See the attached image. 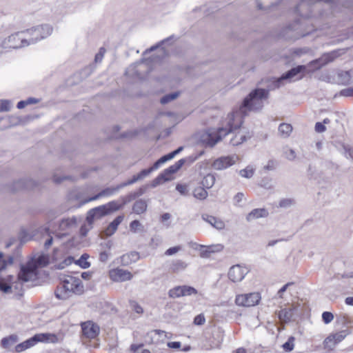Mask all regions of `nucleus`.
Returning a JSON list of instances; mask_svg holds the SVG:
<instances>
[{
	"label": "nucleus",
	"mask_w": 353,
	"mask_h": 353,
	"mask_svg": "<svg viewBox=\"0 0 353 353\" xmlns=\"http://www.w3.org/2000/svg\"><path fill=\"white\" fill-rule=\"evenodd\" d=\"M121 189V187H120V184L117 185L115 187L106 188L102 190L98 194H95L94 196L89 197L88 199H84V201H82V204H85L90 201L97 200L101 197L109 196L113 195L115 193H117V192H119Z\"/></svg>",
	"instance_id": "15"
},
{
	"label": "nucleus",
	"mask_w": 353,
	"mask_h": 353,
	"mask_svg": "<svg viewBox=\"0 0 353 353\" xmlns=\"http://www.w3.org/2000/svg\"><path fill=\"white\" fill-rule=\"evenodd\" d=\"M252 136V135L249 132H247L244 129L239 130L231 139L230 143L234 146H237L247 141V139H250Z\"/></svg>",
	"instance_id": "18"
},
{
	"label": "nucleus",
	"mask_w": 353,
	"mask_h": 353,
	"mask_svg": "<svg viewBox=\"0 0 353 353\" xmlns=\"http://www.w3.org/2000/svg\"><path fill=\"white\" fill-rule=\"evenodd\" d=\"M248 270L239 265H233L228 272L229 279L233 282H239L245 277Z\"/></svg>",
	"instance_id": "14"
},
{
	"label": "nucleus",
	"mask_w": 353,
	"mask_h": 353,
	"mask_svg": "<svg viewBox=\"0 0 353 353\" xmlns=\"http://www.w3.org/2000/svg\"><path fill=\"white\" fill-rule=\"evenodd\" d=\"M37 267L33 261H28L26 265H21L18 274V279L23 282L34 279L37 276Z\"/></svg>",
	"instance_id": "7"
},
{
	"label": "nucleus",
	"mask_w": 353,
	"mask_h": 353,
	"mask_svg": "<svg viewBox=\"0 0 353 353\" xmlns=\"http://www.w3.org/2000/svg\"><path fill=\"white\" fill-rule=\"evenodd\" d=\"M54 295L59 300H65L70 296L66 289L63 288L62 283L57 288Z\"/></svg>",
	"instance_id": "30"
},
{
	"label": "nucleus",
	"mask_w": 353,
	"mask_h": 353,
	"mask_svg": "<svg viewBox=\"0 0 353 353\" xmlns=\"http://www.w3.org/2000/svg\"><path fill=\"white\" fill-rule=\"evenodd\" d=\"M170 180V177L165 176L163 172L159 174L151 183V187L155 188L161 183Z\"/></svg>",
	"instance_id": "40"
},
{
	"label": "nucleus",
	"mask_w": 353,
	"mask_h": 353,
	"mask_svg": "<svg viewBox=\"0 0 353 353\" xmlns=\"http://www.w3.org/2000/svg\"><path fill=\"white\" fill-rule=\"evenodd\" d=\"M347 333L346 330H342L338 333L332 336H330L325 340V343L327 345L328 342H331L332 341H334V345L337 343L341 342L345 337L347 336Z\"/></svg>",
	"instance_id": "27"
},
{
	"label": "nucleus",
	"mask_w": 353,
	"mask_h": 353,
	"mask_svg": "<svg viewBox=\"0 0 353 353\" xmlns=\"http://www.w3.org/2000/svg\"><path fill=\"white\" fill-rule=\"evenodd\" d=\"M340 94L343 97H353V86L343 89L340 92Z\"/></svg>",
	"instance_id": "57"
},
{
	"label": "nucleus",
	"mask_w": 353,
	"mask_h": 353,
	"mask_svg": "<svg viewBox=\"0 0 353 353\" xmlns=\"http://www.w3.org/2000/svg\"><path fill=\"white\" fill-rule=\"evenodd\" d=\"M334 319V315L330 312H323L322 314L323 321L325 324L330 323Z\"/></svg>",
	"instance_id": "53"
},
{
	"label": "nucleus",
	"mask_w": 353,
	"mask_h": 353,
	"mask_svg": "<svg viewBox=\"0 0 353 353\" xmlns=\"http://www.w3.org/2000/svg\"><path fill=\"white\" fill-rule=\"evenodd\" d=\"M57 340V336L54 334L50 333H40L36 334L31 338L26 341L18 344L15 347V350L17 352L24 351L31 347H33L38 342H52L55 343Z\"/></svg>",
	"instance_id": "4"
},
{
	"label": "nucleus",
	"mask_w": 353,
	"mask_h": 353,
	"mask_svg": "<svg viewBox=\"0 0 353 353\" xmlns=\"http://www.w3.org/2000/svg\"><path fill=\"white\" fill-rule=\"evenodd\" d=\"M286 158L290 161H293L296 158V153L294 150L289 149L288 152H286Z\"/></svg>",
	"instance_id": "63"
},
{
	"label": "nucleus",
	"mask_w": 353,
	"mask_h": 353,
	"mask_svg": "<svg viewBox=\"0 0 353 353\" xmlns=\"http://www.w3.org/2000/svg\"><path fill=\"white\" fill-rule=\"evenodd\" d=\"M254 172V170L253 168L247 167L245 169L241 170L239 172V174L243 177L250 179L253 176Z\"/></svg>",
	"instance_id": "46"
},
{
	"label": "nucleus",
	"mask_w": 353,
	"mask_h": 353,
	"mask_svg": "<svg viewBox=\"0 0 353 353\" xmlns=\"http://www.w3.org/2000/svg\"><path fill=\"white\" fill-rule=\"evenodd\" d=\"M147 201L143 199H139L134 202L132 206V211L137 214H141L147 210Z\"/></svg>",
	"instance_id": "26"
},
{
	"label": "nucleus",
	"mask_w": 353,
	"mask_h": 353,
	"mask_svg": "<svg viewBox=\"0 0 353 353\" xmlns=\"http://www.w3.org/2000/svg\"><path fill=\"white\" fill-rule=\"evenodd\" d=\"M294 204V200L292 199H283L279 202V207L288 208Z\"/></svg>",
	"instance_id": "48"
},
{
	"label": "nucleus",
	"mask_w": 353,
	"mask_h": 353,
	"mask_svg": "<svg viewBox=\"0 0 353 353\" xmlns=\"http://www.w3.org/2000/svg\"><path fill=\"white\" fill-rule=\"evenodd\" d=\"M306 67L303 65H299L296 67L292 68L288 71L283 73L280 77L283 81H288L289 82L295 81L301 79L304 76V72Z\"/></svg>",
	"instance_id": "10"
},
{
	"label": "nucleus",
	"mask_w": 353,
	"mask_h": 353,
	"mask_svg": "<svg viewBox=\"0 0 353 353\" xmlns=\"http://www.w3.org/2000/svg\"><path fill=\"white\" fill-rule=\"evenodd\" d=\"M267 88L253 90L243 101L236 110H234L228 115V128H219L217 130L208 129L203 132L199 141L205 147L212 148L228 133L239 130L243 122V119L248 116V112L258 111L263 106V100L268 98L269 91L280 88L283 85L281 77L267 79Z\"/></svg>",
	"instance_id": "1"
},
{
	"label": "nucleus",
	"mask_w": 353,
	"mask_h": 353,
	"mask_svg": "<svg viewBox=\"0 0 353 353\" xmlns=\"http://www.w3.org/2000/svg\"><path fill=\"white\" fill-rule=\"evenodd\" d=\"M180 250V246L171 247L165 251V254L167 256H171L178 252Z\"/></svg>",
	"instance_id": "59"
},
{
	"label": "nucleus",
	"mask_w": 353,
	"mask_h": 353,
	"mask_svg": "<svg viewBox=\"0 0 353 353\" xmlns=\"http://www.w3.org/2000/svg\"><path fill=\"white\" fill-rule=\"evenodd\" d=\"M334 0H301L296 12L303 18L327 17L335 10Z\"/></svg>",
	"instance_id": "2"
},
{
	"label": "nucleus",
	"mask_w": 353,
	"mask_h": 353,
	"mask_svg": "<svg viewBox=\"0 0 353 353\" xmlns=\"http://www.w3.org/2000/svg\"><path fill=\"white\" fill-rule=\"evenodd\" d=\"M193 195L198 199L203 200L208 196V192L203 186H199L194 188L193 191Z\"/></svg>",
	"instance_id": "37"
},
{
	"label": "nucleus",
	"mask_w": 353,
	"mask_h": 353,
	"mask_svg": "<svg viewBox=\"0 0 353 353\" xmlns=\"http://www.w3.org/2000/svg\"><path fill=\"white\" fill-rule=\"evenodd\" d=\"M139 181L140 180L137 176V174H134L132 176V177L131 179H128V181H126L123 183H120V187H121V188H123L125 186L132 185Z\"/></svg>",
	"instance_id": "47"
},
{
	"label": "nucleus",
	"mask_w": 353,
	"mask_h": 353,
	"mask_svg": "<svg viewBox=\"0 0 353 353\" xmlns=\"http://www.w3.org/2000/svg\"><path fill=\"white\" fill-rule=\"evenodd\" d=\"M343 149L345 152V154H347L350 158H353V148L350 145H343Z\"/></svg>",
	"instance_id": "64"
},
{
	"label": "nucleus",
	"mask_w": 353,
	"mask_h": 353,
	"mask_svg": "<svg viewBox=\"0 0 353 353\" xmlns=\"http://www.w3.org/2000/svg\"><path fill=\"white\" fill-rule=\"evenodd\" d=\"M63 288L71 296L72 294H81L83 292V285L82 281L79 279L72 276H68L62 282Z\"/></svg>",
	"instance_id": "8"
},
{
	"label": "nucleus",
	"mask_w": 353,
	"mask_h": 353,
	"mask_svg": "<svg viewBox=\"0 0 353 353\" xmlns=\"http://www.w3.org/2000/svg\"><path fill=\"white\" fill-rule=\"evenodd\" d=\"M188 267V263L185 261L180 260V259H176L173 260L169 268L170 272L172 273H179L181 272L186 269Z\"/></svg>",
	"instance_id": "21"
},
{
	"label": "nucleus",
	"mask_w": 353,
	"mask_h": 353,
	"mask_svg": "<svg viewBox=\"0 0 353 353\" xmlns=\"http://www.w3.org/2000/svg\"><path fill=\"white\" fill-rule=\"evenodd\" d=\"M123 215H119L109 224V229H112L110 234H114L117 231L118 226L123 221Z\"/></svg>",
	"instance_id": "42"
},
{
	"label": "nucleus",
	"mask_w": 353,
	"mask_h": 353,
	"mask_svg": "<svg viewBox=\"0 0 353 353\" xmlns=\"http://www.w3.org/2000/svg\"><path fill=\"white\" fill-rule=\"evenodd\" d=\"M337 81L342 85H347L353 82L351 71H340L337 74Z\"/></svg>",
	"instance_id": "24"
},
{
	"label": "nucleus",
	"mask_w": 353,
	"mask_h": 353,
	"mask_svg": "<svg viewBox=\"0 0 353 353\" xmlns=\"http://www.w3.org/2000/svg\"><path fill=\"white\" fill-rule=\"evenodd\" d=\"M343 50L339 49L332 50L330 52L324 53L320 58L312 62L314 65H317L316 68L320 69L323 66L334 61L337 57L343 54Z\"/></svg>",
	"instance_id": "12"
},
{
	"label": "nucleus",
	"mask_w": 353,
	"mask_h": 353,
	"mask_svg": "<svg viewBox=\"0 0 353 353\" xmlns=\"http://www.w3.org/2000/svg\"><path fill=\"white\" fill-rule=\"evenodd\" d=\"M30 261H33L34 263V264L37 265V269L39 267L47 266L49 263L48 257L44 255H41L36 259H32Z\"/></svg>",
	"instance_id": "41"
},
{
	"label": "nucleus",
	"mask_w": 353,
	"mask_h": 353,
	"mask_svg": "<svg viewBox=\"0 0 353 353\" xmlns=\"http://www.w3.org/2000/svg\"><path fill=\"white\" fill-rule=\"evenodd\" d=\"M215 182V176L213 174H208L203 177L201 181V185L205 189L211 188Z\"/></svg>",
	"instance_id": "32"
},
{
	"label": "nucleus",
	"mask_w": 353,
	"mask_h": 353,
	"mask_svg": "<svg viewBox=\"0 0 353 353\" xmlns=\"http://www.w3.org/2000/svg\"><path fill=\"white\" fill-rule=\"evenodd\" d=\"M130 307L137 314H142L143 310L142 307L135 301H130Z\"/></svg>",
	"instance_id": "49"
},
{
	"label": "nucleus",
	"mask_w": 353,
	"mask_h": 353,
	"mask_svg": "<svg viewBox=\"0 0 353 353\" xmlns=\"http://www.w3.org/2000/svg\"><path fill=\"white\" fill-rule=\"evenodd\" d=\"M136 199H137V196H136V194H134V192H131L129 194L126 195L125 196L121 197V199H120L121 202H119V201H116V203H117V205L119 206V210H120L125 205H126L127 203L131 202L132 201H133Z\"/></svg>",
	"instance_id": "34"
},
{
	"label": "nucleus",
	"mask_w": 353,
	"mask_h": 353,
	"mask_svg": "<svg viewBox=\"0 0 353 353\" xmlns=\"http://www.w3.org/2000/svg\"><path fill=\"white\" fill-rule=\"evenodd\" d=\"M136 65H131L127 70H125V74L126 76L129 77H134V76H139L140 74L138 73V72L136 70Z\"/></svg>",
	"instance_id": "50"
},
{
	"label": "nucleus",
	"mask_w": 353,
	"mask_h": 353,
	"mask_svg": "<svg viewBox=\"0 0 353 353\" xmlns=\"http://www.w3.org/2000/svg\"><path fill=\"white\" fill-rule=\"evenodd\" d=\"M235 163V159L234 157L227 156V157H221L217 159H216L213 163L212 167L215 170H221L223 169H226L228 167L232 165Z\"/></svg>",
	"instance_id": "16"
},
{
	"label": "nucleus",
	"mask_w": 353,
	"mask_h": 353,
	"mask_svg": "<svg viewBox=\"0 0 353 353\" xmlns=\"http://www.w3.org/2000/svg\"><path fill=\"white\" fill-rule=\"evenodd\" d=\"M268 215V211L265 208H256L252 210L246 216L248 221L261 217H266Z\"/></svg>",
	"instance_id": "22"
},
{
	"label": "nucleus",
	"mask_w": 353,
	"mask_h": 353,
	"mask_svg": "<svg viewBox=\"0 0 353 353\" xmlns=\"http://www.w3.org/2000/svg\"><path fill=\"white\" fill-rule=\"evenodd\" d=\"M168 296L172 299L182 297V291L181 285L175 286L168 291Z\"/></svg>",
	"instance_id": "43"
},
{
	"label": "nucleus",
	"mask_w": 353,
	"mask_h": 353,
	"mask_svg": "<svg viewBox=\"0 0 353 353\" xmlns=\"http://www.w3.org/2000/svg\"><path fill=\"white\" fill-rule=\"evenodd\" d=\"M260 300V294L258 292H253L236 296L235 303L239 306L252 307L257 305Z\"/></svg>",
	"instance_id": "9"
},
{
	"label": "nucleus",
	"mask_w": 353,
	"mask_h": 353,
	"mask_svg": "<svg viewBox=\"0 0 353 353\" xmlns=\"http://www.w3.org/2000/svg\"><path fill=\"white\" fill-rule=\"evenodd\" d=\"M131 256V261L135 262L139 259V254L137 252H131L130 254L123 255L121 259L124 261L126 259H129Z\"/></svg>",
	"instance_id": "51"
},
{
	"label": "nucleus",
	"mask_w": 353,
	"mask_h": 353,
	"mask_svg": "<svg viewBox=\"0 0 353 353\" xmlns=\"http://www.w3.org/2000/svg\"><path fill=\"white\" fill-rule=\"evenodd\" d=\"M314 128L317 132H323L326 130L325 125L321 122L316 123Z\"/></svg>",
	"instance_id": "61"
},
{
	"label": "nucleus",
	"mask_w": 353,
	"mask_h": 353,
	"mask_svg": "<svg viewBox=\"0 0 353 353\" xmlns=\"http://www.w3.org/2000/svg\"><path fill=\"white\" fill-rule=\"evenodd\" d=\"M278 316L281 321L288 323L290 321L292 317V310L291 308L282 309L279 311Z\"/></svg>",
	"instance_id": "31"
},
{
	"label": "nucleus",
	"mask_w": 353,
	"mask_h": 353,
	"mask_svg": "<svg viewBox=\"0 0 353 353\" xmlns=\"http://www.w3.org/2000/svg\"><path fill=\"white\" fill-rule=\"evenodd\" d=\"M202 219L217 230H223L225 228L224 222L215 216L205 214L202 215Z\"/></svg>",
	"instance_id": "20"
},
{
	"label": "nucleus",
	"mask_w": 353,
	"mask_h": 353,
	"mask_svg": "<svg viewBox=\"0 0 353 353\" xmlns=\"http://www.w3.org/2000/svg\"><path fill=\"white\" fill-rule=\"evenodd\" d=\"M10 109V103L8 100H0V112H7Z\"/></svg>",
	"instance_id": "55"
},
{
	"label": "nucleus",
	"mask_w": 353,
	"mask_h": 353,
	"mask_svg": "<svg viewBox=\"0 0 353 353\" xmlns=\"http://www.w3.org/2000/svg\"><path fill=\"white\" fill-rule=\"evenodd\" d=\"M205 322V318L203 314L196 315L194 319V324L196 325H203Z\"/></svg>",
	"instance_id": "54"
},
{
	"label": "nucleus",
	"mask_w": 353,
	"mask_h": 353,
	"mask_svg": "<svg viewBox=\"0 0 353 353\" xmlns=\"http://www.w3.org/2000/svg\"><path fill=\"white\" fill-rule=\"evenodd\" d=\"M182 291V296H188L192 295H196L198 294V291L194 287L190 285H181Z\"/></svg>",
	"instance_id": "38"
},
{
	"label": "nucleus",
	"mask_w": 353,
	"mask_h": 353,
	"mask_svg": "<svg viewBox=\"0 0 353 353\" xmlns=\"http://www.w3.org/2000/svg\"><path fill=\"white\" fill-rule=\"evenodd\" d=\"M52 30L53 28L50 25L44 24L27 29L23 30V32L29 36L28 39V46H29L46 39L52 34Z\"/></svg>",
	"instance_id": "5"
},
{
	"label": "nucleus",
	"mask_w": 353,
	"mask_h": 353,
	"mask_svg": "<svg viewBox=\"0 0 353 353\" xmlns=\"http://www.w3.org/2000/svg\"><path fill=\"white\" fill-rule=\"evenodd\" d=\"M81 330L84 337L88 339H96L100 333V327L92 321L81 323Z\"/></svg>",
	"instance_id": "11"
},
{
	"label": "nucleus",
	"mask_w": 353,
	"mask_h": 353,
	"mask_svg": "<svg viewBox=\"0 0 353 353\" xmlns=\"http://www.w3.org/2000/svg\"><path fill=\"white\" fill-rule=\"evenodd\" d=\"M176 190L182 195H185L188 192L187 185L184 184H177Z\"/></svg>",
	"instance_id": "60"
},
{
	"label": "nucleus",
	"mask_w": 353,
	"mask_h": 353,
	"mask_svg": "<svg viewBox=\"0 0 353 353\" xmlns=\"http://www.w3.org/2000/svg\"><path fill=\"white\" fill-rule=\"evenodd\" d=\"M151 172H152V171L150 168L143 169L139 173L137 174V176H138L139 180L141 181L143 179H145L146 176H148Z\"/></svg>",
	"instance_id": "58"
},
{
	"label": "nucleus",
	"mask_w": 353,
	"mask_h": 353,
	"mask_svg": "<svg viewBox=\"0 0 353 353\" xmlns=\"http://www.w3.org/2000/svg\"><path fill=\"white\" fill-rule=\"evenodd\" d=\"M174 35H172L162 41H161L160 42H159L158 43H157L156 45H154L152 46H151L150 48H148L146 49L143 53V55L145 56L147 54L151 52H153L154 50H156L157 49L161 47V46L164 43H166L168 42H169L170 41H171L172 39H174Z\"/></svg>",
	"instance_id": "35"
},
{
	"label": "nucleus",
	"mask_w": 353,
	"mask_h": 353,
	"mask_svg": "<svg viewBox=\"0 0 353 353\" xmlns=\"http://www.w3.org/2000/svg\"><path fill=\"white\" fill-rule=\"evenodd\" d=\"M35 181L29 179H19L17 181H15L13 183V187L12 188V190L13 192H17L21 190H31L33 189L35 185Z\"/></svg>",
	"instance_id": "17"
},
{
	"label": "nucleus",
	"mask_w": 353,
	"mask_h": 353,
	"mask_svg": "<svg viewBox=\"0 0 353 353\" xmlns=\"http://www.w3.org/2000/svg\"><path fill=\"white\" fill-rule=\"evenodd\" d=\"M18 341V336L11 334L8 337H4L1 341V346L4 348L8 347L10 345H13Z\"/></svg>",
	"instance_id": "33"
},
{
	"label": "nucleus",
	"mask_w": 353,
	"mask_h": 353,
	"mask_svg": "<svg viewBox=\"0 0 353 353\" xmlns=\"http://www.w3.org/2000/svg\"><path fill=\"white\" fill-rule=\"evenodd\" d=\"M77 224V218L72 216L71 218L63 219L59 224V228L62 230H67L70 228L75 226Z\"/></svg>",
	"instance_id": "28"
},
{
	"label": "nucleus",
	"mask_w": 353,
	"mask_h": 353,
	"mask_svg": "<svg viewBox=\"0 0 353 353\" xmlns=\"http://www.w3.org/2000/svg\"><path fill=\"white\" fill-rule=\"evenodd\" d=\"M69 199L73 201H79L80 205H82V201L89 197L84 196V191L80 188H76L72 190L69 194Z\"/></svg>",
	"instance_id": "25"
},
{
	"label": "nucleus",
	"mask_w": 353,
	"mask_h": 353,
	"mask_svg": "<svg viewBox=\"0 0 353 353\" xmlns=\"http://www.w3.org/2000/svg\"><path fill=\"white\" fill-rule=\"evenodd\" d=\"M278 130L282 137L287 138L292 131V126L289 123H283L279 125Z\"/></svg>",
	"instance_id": "29"
},
{
	"label": "nucleus",
	"mask_w": 353,
	"mask_h": 353,
	"mask_svg": "<svg viewBox=\"0 0 353 353\" xmlns=\"http://www.w3.org/2000/svg\"><path fill=\"white\" fill-rule=\"evenodd\" d=\"M179 92H171V93L167 94L161 98L160 102L163 105L167 104V103H170V101L176 99L179 97Z\"/></svg>",
	"instance_id": "39"
},
{
	"label": "nucleus",
	"mask_w": 353,
	"mask_h": 353,
	"mask_svg": "<svg viewBox=\"0 0 353 353\" xmlns=\"http://www.w3.org/2000/svg\"><path fill=\"white\" fill-rule=\"evenodd\" d=\"M109 257V253H108L106 251H102L99 254V261L105 263Z\"/></svg>",
	"instance_id": "62"
},
{
	"label": "nucleus",
	"mask_w": 353,
	"mask_h": 353,
	"mask_svg": "<svg viewBox=\"0 0 353 353\" xmlns=\"http://www.w3.org/2000/svg\"><path fill=\"white\" fill-rule=\"evenodd\" d=\"M223 245L221 244L212 245L209 246L201 245V256L202 257H210L212 253L219 252L222 251Z\"/></svg>",
	"instance_id": "19"
},
{
	"label": "nucleus",
	"mask_w": 353,
	"mask_h": 353,
	"mask_svg": "<svg viewBox=\"0 0 353 353\" xmlns=\"http://www.w3.org/2000/svg\"><path fill=\"white\" fill-rule=\"evenodd\" d=\"M119 210L116 201H112L106 204L99 205L90 210L88 212L86 220L91 224L94 219H100Z\"/></svg>",
	"instance_id": "3"
},
{
	"label": "nucleus",
	"mask_w": 353,
	"mask_h": 353,
	"mask_svg": "<svg viewBox=\"0 0 353 353\" xmlns=\"http://www.w3.org/2000/svg\"><path fill=\"white\" fill-rule=\"evenodd\" d=\"M89 257L90 256L88 254L84 253L77 261H75V263L83 269H87L90 266V263L88 261Z\"/></svg>",
	"instance_id": "36"
},
{
	"label": "nucleus",
	"mask_w": 353,
	"mask_h": 353,
	"mask_svg": "<svg viewBox=\"0 0 353 353\" xmlns=\"http://www.w3.org/2000/svg\"><path fill=\"white\" fill-rule=\"evenodd\" d=\"M110 277L113 281L123 282L131 280L132 274L128 270L116 268L110 271Z\"/></svg>",
	"instance_id": "13"
},
{
	"label": "nucleus",
	"mask_w": 353,
	"mask_h": 353,
	"mask_svg": "<svg viewBox=\"0 0 353 353\" xmlns=\"http://www.w3.org/2000/svg\"><path fill=\"white\" fill-rule=\"evenodd\" d=\"M23 34H25L23 31L12 34L8 37L1 41L0 46L5 49H18L28 46V39L26 37H22Z\"/></svg>",
	"instance_id": "6"
},
{
	"label": "nucleus",
	"mask_w": 353,
	"mask_h": 353,
	"mask_svg": "<svg viewBox=\"0 0 353 353\" xmlns=\"http://www.w3.org/2000/svg\"><path fill=\"white\" fill-rule=\"evenodd\" d=\"M185 159H181L174 164L165 169L162 172L165 176L170 177V175L176 173L185 163Z\"/></svg>",
	"instance_id": "23"
},
{
	"label": "nucleus",
	"mask_w": 353,
	"mask_h": 353,
	"mask_svg": "<svg viewBox=\"0 0 353 353\" xmlns=\"http://www.w3.org/2000/svg\"><path fill=\"white\" fill-rule=\"evenodd\" d=\"M10 285L8 284L3 280H0V290L4 293H8L11 291Z\"/></svg>",
	"instance_id": "56"
},
{
	"label": "nucleus",
	"mask_w": 353,
	"mask_h": 353,
	"mask_svg": "<svg viewBox=\"0 0 353 353\" xmlns=\"http://www.w3.org/2000/svg\"><path fill=\"white\" fill-rule=\"evenodd\" d=\"M130 229L132 232L135 233L138 230H143V226L141 224L139 221L134 220L130 223Z\"/></svg>",
	"instance_id": "45"
},
{
	"label": "nucleus",
	"mask_w": 353,
	"mask_h": 353,
	"mask_svg": "<svg viewBox=\"0 0 353 353\" xmlns=\"http://www.w3.org/2000/svg\"><path fill=\"white\" fill-rule=\"evenodd\" d=\"M278 165V162L276 160L270 159L268 161V163L264 166V170L268 171L274 170Z\"/></svg>",
	"instance_id": "52"
},
{
	"label": "nucleus",
	"mask_w": 353,
	"mask_h": 353,
	"mask_svg": "<svg viewBox=\"0 0 353 353\" xmlns=\"http://www.w3.org/2000/svg\"><path fill=\"white\" fill-rule=\"evenodd\" d=\"M295 339L294 336H290L288 341L282 345L283 348L286 352H291L294 349V341Z\"/></svg>",
	"instance_id": "44"
}]
</instances>
